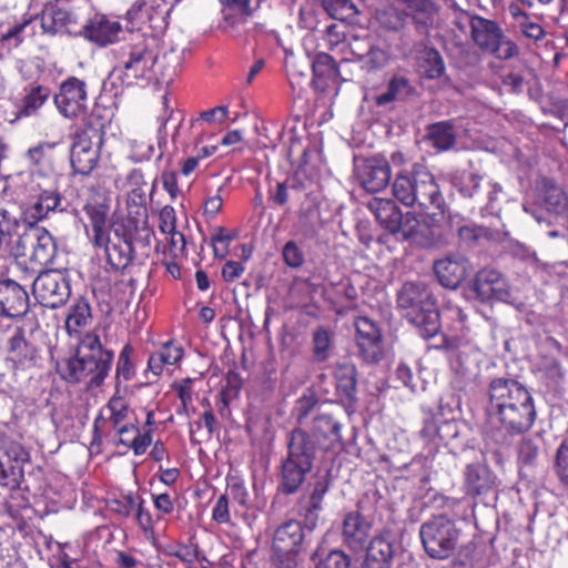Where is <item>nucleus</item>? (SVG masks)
Wrapping results in <instances>:
<instances>
[{
  "label": "nucleus",
  "instance_id": "1",
  "mask_svg": "<svg viewBox=\"0 0 568 568\" xmlns=\"http://www.w3.org/2000/svg\"><path fill=\"white\" fill-rule=\"evenodd\" d=\"M488 396L491 414L506 434L518 436L534 426V399L519 382L511 378H494L488 386Z\"/></svg>",
  "mask_w": 568,
  "mask_h": 568
},
{
  "label": "nucleus",
  "instance_id": "2",
  "mask_svg": "<svg viewBox=\"0 0 568 568\" xmlns=\"http://www.w3.org/2000/svg\"><path fill=\"white\" fill-rule=\"evenodd\" d=\"M397 307L403 316L413 324L424 339L440 335V343L429 347L454 354L458 339L440 334V313L432 291L422 282H406L397 293Z\"/></svg>",
  "mask_w": 568,
  "mask_h": 568
},
{
  "label": "nucleus",
  "instance_id": "3",
  "mask_svg": "<svg viewBox=\"0 0 568 568\" xmlns=\"http://www.w3.org/2000/svg\"><path fill=\"white\" fill-rule=\"evenodd\" d=\"M393 196L404 206H417L432 220L443 217L446 202L435 176L420 163H414L410 171L395 174L390 184Z\"/></svg>",
  "mask_w": 568,
  "mask_h": 568
},
{
  "label": "nucleus",
  "instance_id": "4",
  "mask_svg": "<svg viewBox=\"0 0 568 568\" xmlns=\"http://www.w3.org/2000/svg\"><path fill=\"white\" fill-rule=\"evenodd\" d=\"M113 359V351L103 347L99 335L88 332L80 339L75 355L58 362L57 372L68 383L88 381L90 387H100L111 371Z\"/></svg>",
  "mask_w": 568,
  "mask_h": 568
},
{
  "label": "nucleus",
  "instance_id": "5",
  "mask_svg": "<svg viewBox=\"0 0 568 568\" xmlns=\"http://www.w3.org/2000/svg\"><path fill=\"white\" fill-rule=\"evenodd\" d=\"M160 47L161 40L154 33L129 32L123 37L111 51L122 83L129 87L139 80H151Z\"/></svg>",
  "mask_w": 568,
  "mask_h": 568
},
{
  "label": "nucleus",
  "instance_id": "6",
  "mask_svg": "<svg viewBox=\"0 0 568 568\" xmlns=\"http://www.w3.org/2000/svg\"><path fill=\"white\" fill-rule=\"evenodd\" d=\"M104 135L105 121L92 111L82 126L72 134L70 148L72 174L87 176L97 168Z\"/></svg>",
  "mask_w": 568,
  "mask_h": 568
},
{
  "label": "nucleus",
  "instance_id": "7",
  "mask_svg": "<svg viewBox=\"0 0 568 568\" xmlns=\"http://www.w3.org/2000/svg\"><path fill=\"white\" fill-rule=\"evenodd\" d=\"M58 254V245L54 236L43 226L28 225L24 232L13 243L10 251L18 263L21 258H28L32 273L49 270Z\"/></svg>",
  "mask_w": 568,
  "mask_h": 568
},
{
  "label": "nucleus",
  "instance_id": "8",
  "mask_svg": "<svg viewBox=\"0 0 568 568\" xmlns=\"http://www.w3.org/2000/svg\"><path fill=\"white\" fill-rule=\"evenodd\" d=\"M419 537L428 557L445 560L455 554L460 529L448 516L434 515L420 525Z\"/></svg>",
  "mask_w": 568,
  "mask_h": 568
},
{
  "label": "nucleus",
  "instance_id": "9",
  "mask_svg": "<svg viewBox=\"0 0 568 568\" xmlns=\"http://www.w3.org/2000/svg\"><path fill=\"white\" fill-rule=\"evenodd\" d=\"M85 18V10L59 0L45 4L39 14L42 33L50 37H81Z\"/></svg>",
  "mask_w": 568,
  "mask_h": 568
},
{
  "label": "nucleus",
  "instance_id": "10",
  "mask_svg": "<svg viewBox=\"0 0 568 568\" xmlns=\"http://www.w3.org/2000/svg\"><path fill=\"white\" fill-rule=\"evenodd\" d=\"M6 353V362L16 377L41 365L40 349L36 344L28 341L26 328L22 325L8 327Z\"/></svg>",
  "mask_w": 568,
  "mask_h": 568
},
{
  "label": "nucleus",
  "instance_id": "11",
  "mask_svg": "<svg viewBox=\"0 0 568 568\" xmlns=\"http://www.w3.org/2000/svg\"><path fill=\"white\" fill-rule=\"evenodd\" d=\"M30 453L18 440L0 434V487L17 490L24 480Z\"/></svg>",
  "mask_w": 568,
  "mask_h": 568
},
{
  "label": "nucleus",
  "instance_id": "12",
  "mask_svg": "<svg viewBox=\"0 0 568 568\" xmlns=\"http://www.w3.org/2000/svg\"><path fill=\"white\" fill-rule=\"evenodd\" d=\"M53 101L58 112L65 119H81L84 122L90 115L88 84L77 77H68L61 82Z\"/></svg>",
  "mask_w": 568,
  "mask_h": 568
},
{
  "label": "nucleus",
  "instance_id": "13",
  "mask_svg": "<svg viewBox=\"0 0 568 568\" xmlns=\"http://www.w3.org/2000/svg\"><path fill=\"white\" fill-rule=\"evenodd\" d=\"M36 300L47 308H58L67 303L71 294L65 274L54 270L41 271L32 283Z\"/></svg>",
  "mask_w": 568,
  "mask_h": 568
},
{
  "label": "nucleus",
  "instance_id": "14",
  "mask_svg": "<svg viewBox=\"0 0 568 568\" xmlns=\"http://www.w3.org/2000/svg\"><path fill=\"white\" fill-rule=\"evenodd\" d=\"M50 97L51 89L49 85L38 81L26 84L19 97L11 100L14 110L8 114V123L17 124L24 119L38 116Z\"/></svg>",
  "mask_w": 568,
  "mask_h": 568
},
{
  "label": "nucleus",
  "instance_id": "15",
  "mask_svg": "<svg viewBox=\"0 0 568 568\" xmlns=\"http://www.w3.org/2000/svg\"><path fill=\"white\" fill-rule=\"evenodd\" d=\"M103 250L108 265L104 270L106 276L98 275L93 284L97 290L111 293L112 275L114 280H118L119 275L132 263L135 255L134 247L131 239H116V242L108 244Z\"/></svg>",
  "mask_w": 568,
  "mask_h": 568
},
{
  "label": "nucleus",
  "instance_id": "16",
  "mask_svg": "<svg viewBox=\"0 0 568 568\" xmlns=\"http://www.w3.org/2000/svg\"><path fill=\"white\" fill-rule=\"evenodd\" d=\"M33 201L23 210L29 223L39 225L40 222L49 219L50 214L64 212L63 195L57 182L48 185L37 184Z\"/></svg>",
  "mask_w": 568,
  "mask_h": 568
},
{
  "label": "nucleus",
  "instance_id": "17",
  "mask_svg": "<svg viewBox=\"0 0 568 568\" xmlns=\"http://www.w3.org/2000/svg\"><path fill=\"white\" fill-rule=\"evenodd\" d=\"M452 8L458 12L457 26L460 29H463L462 20L470 24L471 38L479 48L489 52L499 50L504 33L496 22L479 16H470L469 12L462 10L456 3H453Z\"/></svg>",
  "mask_w": 568,
  "mask_h": 568
},
{
  "label": "nucleus",
  "instance_id": "18",
  "mask_svg": "<svg viewBox=\"0 0 568 568\" xmlns=\"http://www.w3.org/2000/svg\"><path fill=\"white\" fill-rule=\"evenodd\" d=\"M108 509L121 517L129 518L134 515L135 521L145 534L154 532V520L150 510L145 507V500L138 493L129 491L106 501Z\"/></svg>",
  "mask_w": 568,
  "mask_h": 568
},
{
  "label": "nucleus",
  "instance_id": "19",
  "mask_svg": "<svg viewBox=\"0 0 568 568\" xmlns=\"http://www.w3.org/2000/svg\"><path fill=\"white\" fill-rule=\"evenodd\" d=\"M390 176V164L382 154L364 159L356 168L358 183L368 193H377L385 190L389 184Z\"/></svg>",
  "mask_w": 568,
  "mask_h": 568
},
{
  "label": "nucleus",
  "instance_id": "20",
  "mask_svg": "<svg viewBox=\"0 0 568 568\" xmlns=\"http://www.w3.org/2000/svg\"><path fill=\"white\" fill-rule=\"evenodd\" d=\"M354 325L359 356L366 363H378L384 352L382 332L377 323L367 316H358Z\"/></svg>",
  "mask_w": 568,
  "mask_h": 568
},
{
  "label": "nucleus",
  "instance_id": "21",
  "mask_svg": "<svg viewBox=\"0 0 568 568\" xmlns=\"http://www.w3.org/2000/svg\"><path fill=\"white\" fill-rule=\"evenodd\" d=\"M29 307V294L22 285L11 278L0 280V316L21 318Z\"/></svg>",
  "mask_w": 568,
  "mask_h": 568
},
{
  "label": "nucleus",
  "instance_id": "22",
  "mask_svg": "<svg viewBox=\"0 0 568 568\" xmlns=\"http://www.w3.org/2000/svg\"><path fill=\"white\" fill-rule=\"evenodd\" d=\"M473 290L481 301H504L510 296L504 275L491 268L480 270L473 282Z\"/></svg>",
  "mask_w": 568,
  "mask_h": 568
},
{
  "label": "nucleus",
  "instance_id": "23",
  "mask_svg": "<svg viewBox=\"0 0 568 568\" xmlns=\"http://www.w3.org/2000/svg\"><path fill=\"white\" fill-rule=\"evenodd\" d=\"M122 26L104 14H94L85 18L82 36L85 40L99 47H106L119 39Z\"/></svg>",
  "mask_w": 568,
  "mask_h": 568
},
{
  "label": "nucleus",
  "instance_id": "24",
  "mask_svg": "<svg viewBox=\"0 0 568 568\" xmlns=\"http://www.w3.org/2000/svg\"><path fill=\"white\" fill-rule=\"evenodd\" d=\"M341 423L329 414H321L313 419L311 434L322 452H335L343 447Z\"/></svg>",
  "mask_w": 568,
  "mask_h": 568
},
{
  "label": "nucleus",
  "instance_id": "25",
  "mask_svg": "<svg viewBox=\"0 0 568 568\" xmlns=\"http://www.w3.org/2000/svg\"><path fill=\"white\" fill-rule=\"evenodd\" d=\"M372 523L359 510L349 511L344 516L343 542L353 551H362L368 541Z\"/></svg>",
  "mask_w": 568,
  "mask_h": 568
},
{
  "label": "nucleus",
  "instance_id": "26",
  "mask_svg": "<svg viewBox=\"0 0 568 568\" xmlns=\"http://www.w3.org/2000/svg\"><path fill=\"white\" fill-rule=\"evenodd\" d=\"M433 268L442 286L455 290L467 277L469 262L463 256L448 255L437 260Z\"/></svg>",
  "mask_w": 568,
  "mask_h": 568
},
{
  "label": "nucleus",
  "instance_id": "27",
  "mask_svg": "<svg viewBox=\"0 0 568 568\" xmlns=\"http://www.w3.org/2000/svg\"><path fill=\"white\" fill-rule=\"evenodd\" d=\"M312 469V465L286 456L281 463L277 491L285 496L296 494Z\"/></svg>",
  "mask_w": 568,
  "mask_h": 568
},
{
  "label": "nucleus",
  "instance_id": "28",
  "mask_svg": "<svg viewBox=\"0 0 568 568\" xmlns=\"http://www.w3.org/2000/svg\"><path fill=\"white\" fill-rule=\"evenodd\" d=\"M328 489L329 480L326 477H321L313 484L307 500L304 501V498H301L297 504V513L303 518L304 525L310 530H313L317 525L320 513L323 509L324 496Z\"/></svg>",
  "mask_w": 568,
  "mask_h": 568
},
{
  "label": "nucleus",
  "instance_id": "29",
  "mask_svg": "<svg viewBox=\"0 0 568 568\" xmlns=\"http://www.w3.org/2000/svg\"><path fill=\"white\" fill-rule=\"evenodd\" d=\"M28 219L24 213H16L6 207H0V260L10 254L13 239L21 235L28 229Z\"/></svg>",
  "mask_w": 568,
  "mask_h": 568
},
{
  "label": "nucleus",
  "instance_id": "30",
  "mask_svg": "<svg viewBox=\"0 0 568 568\" xmlns=\"http://www.w3.org/2000/svg\"><path fill=\"white\" fill-rule=\"evenodd\" d=\"M403 6L404 11L412 19L416 32L424 36L433 26L438 6L434 0H394Z\"/></svg>",
  "mask_w": 568,
  "mask_h": 568
},
{
  "label": "nucleus",
  "instance_id": "31",
  "mask_svg": "<svg viewBox=\"0 0 568 568\" xmlns=\"http://www.w3.org/2000/svg\"><path fill=\"white\" fill-rule=\"evenodd\" d=\"M320 445L312 434L303 428H294L290 433L286 456L314 467Z\"/></svg>",
  "mask_w": 568,
  "mask_h": 568
},
{
  "label": "nucleus",
  "instance_id": "32",
  "mask_svg": "<svg viewBox=\"0 0 568 568\" xmlns=\"http://www.w3.org/2000/svg\"><path fill=\"white\" fill-rule=\"evenodd\" d=\"M495 480L491 470L479 463L469 464L464 473V489L466 495L476 498L488 494L494 487Z\"/></svg>",
  "mask_w": 568,
  "mask_h": 568
},
{
  "label": "nucleus",
  "instance_id": "33",
  "mask_svg": "<svg viewBox=\"0 0 568 568\" xmlns=\"http://www.w3.org/2000/svg\"><path fill=\"white\" fill-rule=\"evenodd\" d=\"M114 432L119 436L114 445L131 449L135 456L145 454L153 442V430L151 428L141 433L140 428L132 423L124 424L115 428Z\"/></svg>",
  "mask_w": 568,
  "mask_h": 568
},
{
  "label": "nucleus",
  "instance_id": "34",
  "mask_svg": "<svg viewBox=\"0 0 568 568\" xmlns=\"http://www.w3.org/2000/svg\"><path fill=\"white\" fill-rule=\"evenodd\" d=\"M304 529L298 520L290 519L280 525L273 536L274 551H301L304 540Z\"/></svg>",
  "mask_w": 568,
  "mask_h": 568
},
{
  "label": "nucleus",
  "instance_id": "35",
  "mask_svg": "<svg viewBox=\"0 0 568 568\" xmlns=\"http://www.w3.org/2000/svg\"><path fill=\"white\" fill-rule=\"evenodd\" d=\"M183 356V347L174 339H170L163 343L159 349L150 354L148 359V371L159 377L163 373L165 366L176 365Z\"/></svg>",
  "mask_w": 568,
  "mask_h": 568
},
{
  "label": "nucleus",
  "instance_id": "36",
  "mask_svg": "<svg viewBox=\"0 0 568 568\" xmlns=\"http://www.w3.org/2000/svg\"><path fill=\"white\" fill-rule=\"evenodd\" d=\"M366 568H390L394 560V544L384 536H375L364 548Z\"/></svg>",
  "mask_w": 568,
  "mask_h": 568
},
{
  "label": "nucleus",
  "instance_id": "37",
  "mask_svg": "<svg viewBox=\"0 0 568 568\" xmlns=\"http://www.w3.org/2000/svg\"><path fill=\"white\" fill-rule=\"evenodd\" d=\"M367 209L374 214L383 229L389 233L398 230V221L403 212L395 201L392 199L373 197L368 201Z\"/></svg>",
  "mask_w": 568,
  "mask_h": 568
},
{
  "label": "nucleus",
  "instance_id": "38",
  "mask_svg": "<svg viewBox=\"0 0 568 568\" xmlns=\"http://www.w3.org/2000/svg\"><path fill=\"white\" fill-rule=\"evenodd\" d=\"M335 388L337 396L347 403L356 400L357 368L352 363H339L334 369Z\"/></svg>",
  "mask_w": 568,
  "mask_h": 568
},
{
  "label": "nucleus",
  "instance_id": "39",
  "mask_svg": "<svg viewBox=\"0 0 568 568\" xmlns=\"http://www.w3.org/2000/svg\"><path fill=\"white\" fill-rule=\"evenodd\" d=\"M312 71L313 82L321 90H325L331 83L336 82L341 75L337 62L325 52L315 55L312 62Z\"/></svg>",
  "mask_w": 568,
  "mask_h": 568
},
{
  "label": "nucleus",
  "instance_id": "40",
  "mask_svg": "<svg viewBox=\"0 0 568 568\" xmlns=\"http://www.w3.org/2000/svg\"><path fill=\"white\" fill-rule=\"evenodd\" d=\"M415 93L416 89L409 79L403 75H395L388 81L386 91L377 94L374 101L377 106H384L394 101H405Z\"/></svg>",
  "mask_w": 568,
  "mask_h": 568
},
{
  "label": "nucleus",
  "instance_id": "41",
  "mask_svg": "<svg viewBox=\"0 0 568 568\" xmlns=\"http://www.w3.org/2000/svg\"><path fill=\"white\" fill-rule=\"evenodd\" d=\"M57 145V142L41 141L27 150L24 159L33 171L44 174L47 170H53V150Z\"/></svg>",
  "mask_w": 568,
  "mask_h": 568
},
{
  "label": "nucleus",
  "instance_id": "42",
  "mask_svg": "<svg viewBox=\"0 0 568 568\" xmlns=\"http://www.w3.org/2000/svg\"><path fill=\"white\" fill-rule=\"evenodd\" d=\"M540 193L547 211L557 215L568 212V195L554 180L542 178Z\"/></svg>",
  "mask_w": 568,
  "mask_h": 568
},
{
  "label": "nucleus",
  "instance_id": "43",
  "mask_svg": "<svg viewBox=\"0 0 568 568\" xmlns=\"http://www.w3.org/2000/svg\"><path fill=\"white\" fill-rule=\"evenodd\" d=\"M417 69L428 80L439 79L445 73V62L438 50L425 47L417 57Z\"/></svg>",
  "mask_w": 568,
  "mask_h": 568
},
{
  "label": "nucleus",
  "instance_id": "44",
  "mask_svg": "<svg viewBox=\"0 0 568 568\" xmlns=\"http://www.w3.org/2000/svg\"><path fill=\"white\" fill-rule=\"evenodd\" d=\"M182 52L175 49L165 51L161 58L159 54L153 77L165 83L173 82L182 70Z\"/></svg>",
  "mask_w": 568,
  "mask_h": 568
},
{
  "label": "nucleus",
  "instance_id": "45",
  "mask_svg": "<svg viewBox=\"0 0 568 568\" xmlns=\"http://www.w3.org/2000/svg\"><path fill=\"white\" fill-rule=\"evenodd\" d=\"M92 318L90 303L84 297L77 298L70 306L65 318V329L69 335L78 334Z\"/></svg>",
  "mask_w": 568,
  "mask_h": 568
},
{
  "label": "nucleus",
  "instance_id": "46",
  "mask_svg": "<svg viewBox=\"0 0 568 568\" xmlns=\"http://www.w3.org/2000/svg\"><path fill=\"white\" fill-rule=\"evenodd\" d=\"M427 139L438 151H447L456 143L454 125L448 121L433 123L427 128Z\"/></svg>",
  "mask_w": 568,
  "mask_h": 568
},
{
  "label": "nucleus",
  "instance_id": "47",
  "mask_svg": "<svg viewBox=\"0 0 568 568\" xmlns=\"http://www.w3.org/2000/svg\"><path fill=\"white\" fill-rule=\"evenodd\" d=\"M333 332L323 325L317 326L312 334V356L314 362H326L332 352Z\"/></svg>",
  "mask_w": 568,
  "mask_h": 568
},
{
  "label": "nucleus",
  "instance_id": "48",
  "mask_svg": "<svg viewBox=\"0 0 568 568\" xmlns=\"http://www.w3.org/2000/svg\"><path fill=\"white\" fill-rule=\"evenodd\" d=\"M166 554L170 557L181 560L185 565V568L196 561H207L206 557L202 555L201 548L194 537L189 538L187 542H178L174 546H170Z\"/></svg>",
  "mask_w": 568,
  "mask_h": 568
},
{
  "label": "nucleus",
  "instance_id": "49",
  "mask_svg": "<svg viewBox=\"0 0 568 568\" xmlns=\"http://www.w3.org/2000/svg\"><path fill=\"white\" fill-rule=\"evenodd\" d=\"M483 176L471 170H457L452 176L454 187L464 197H474L480 187Z\"/></svg>",
  "mask_w": 568,
  "mask_h": 568
},
{
  "label": "nucleus",
  "instance_id": "50",
  "mask_svg": "<svg viewBox=\"0 0 568 568\" xmlns=\"http://www.w3.org/2000/svg\"><path fill=\"white\" fill-rule=\"evenodd\" d=\"M82 210L89 221V225L108 222L110 205L106 197L99 192H94L87 199Z\"/></svg>",
  "mask_w": 568,
  "mask_h": 568
},
{
  "label": "nucleus",
  "instance_id": "51",
  "mask_svg": "<svg viewBox=\"0 0 568 568\" xmlns=\"http://www.w3.org/2000/svg\"><path fill=\"white\" fill-rule=\"evenodd\" d=\"M40 21L39 14L23 17V19L10 27L0 37V42L10 49L19 48L26 41L27 29L32 27V22Z\"/></svg>",
  "mask_w": 568,
  "mask_h": 568
},
{
  "label": "nucleus",
  "instance_id": "52",
  "mask_svg": "<svg viewBox=\"0 0 568 568\" xmlns=\"http://www.w3.org/2000/svg\"><path fill=\"white\" fill-rule=\"evenodd\" d=\"M324 10L335 20L352 23L358 10L352 0H321Z\"/></svg>",
  "mask_w": 568,
  "mask_h": 568
},
{
  "label": "nucleus",
  "instance_id": "53",
  "mask_svg": "<svg viewBox=\"0 0 568 568\" xmlns=\"http://www.w3.org/2000/svg\"><path fill=\"white\" fill-rule=\"evenodd\" d=\"M408 19V13L395 6H388L377 13L381 27L394 32L402 31Z\"/></svg>",
  "mask_w": 568,
  "mask_h": 568
},
{
  "label": "nucleus",
  "instance_id": "54",
  "mask_svg": "<svg viewBox=\"0 0 568 568\" xmlns=\"http://www.w3.org/2000/svg\"><path fill=\"white\" fill-rule=\"evenodd\" d=\"M149 9V29L152 32H163L170 24L169 8H165L163 0H145Z\"/></svg>",
  "mask_w": 568,
  "mask_h": 568
},
{
  "label": "nucleus",
  "instance_id": "55",
  "mask_svg": "<svg viewBox=\"0 0 568 568\" xmlns=\"http://www.w3.org/2000/svg\"><path fill=\"white\" fill-rule=\"evenodd\" d=\"M148 4L145 0H135L124 14L125 26L129 32H140L145 26L149 27Z\"/></svg>",
  "mask_w": 568,
  "mask_h": 568
},
{
  "label": "nucleus",
  "instance_id": "56",
  "mask_svg": "<svg viewBox=\"0 0 568 568\" xmlns=\"http://www.w3.org/2000/svg\"><path fill=\"white\" fill-rule=\"evenodd\" d=\"M134 348L126 343L119 353L115 365V379L118 383L129 382L135 376V365L132 361Z\"/></svg>",
  "mask_w": 568,
  "mask_h": 568
},
{
  "label": "nucleus",
  "instance_id": "57",
  "mask_svg": "<svg viewBox=\"0 0 568 568\" xmlns=\"http://www.w3.org/2000/svg\"><path fill=\"white\" fill-rule=\"evenodd\" d=\"M149 221H143L135 219V216L126 215L114 220L111 224L114 236L116 239H131L132 234L138 233L142 229L146 227Z\"/></svg>",
  "mask_w": 568,
  "mask_h": 568
},
{
  "label": "nucleus",
  "instance_id": "58",
  "mask_svg": "<svg viewBox=\"0 0 568 568\" xmlns=\"http://www.w3.org/2000/svg\"><path fill=\"white\" fill-rule=\"evenodd\" d=\"M105 408L109 410V422L112 424V428H119L123 424V422L128 417L129 405L124 397L122 396H112Z\"/></svg>",
  "mask_w": 568,
  "mask_h": 568
},
{
  "label": "nucleus",
  "instance_id": "59",
  "mask_svg": "<svg viewBox=\"0 0 568 568\" xmlns=\"http://www.w3.org/2000/svg\"><path fill=\"white\" fill-rule=\"evenodd\" d=\"M85 234L94 248H104L110 244L108 222L84 226Z\"/></svg>",
  "mask_w": 568,
  "mask_h": 568
},
{
  "label": "nucleus",
  "instance_id": "60",
  "mask_svg": "<svg viewBox=\"0 0 568 568\" xmlns=\"http://www.w3.org/2000/svg\"><path fill=\"white\" fill-rule=\"evenodd\" d=\"M235 239V234H230L223 226H216L211 237V246L214 257L224 258L229 253V243Z\"/></svg>",
  "mask_w": 568,
  "mask_h": 568
},
{
  "label": "nucleus",
  "instance_id": "61",
  "mask_svg": "<svg viewBox=\"0 0 568 568\" xmlns=\"http://www.w3.org/2000/svg\"><path fill=\"white\" fill-rule=\"evenodd\" d=\"M234 503L242 508H248L250 494L244 485V481L237 477H232L227 481L226 493Z\"/></svg>",
  "mask_w": 568,
  "mask_h": 568
},
{
  "label": "nucleus",
  "instance_id": "62",
  "mask_svg": "<svg viewBox=\"0 0 568 568\" xmlns=\"http://www.w3.org/2000/svg\"><path fill=\"white\" fill-rule=\"evenodd\" d=\"M282 257L285 265L294 270L300 268L305 262L304 252L295 241H288L284 244Z\"/></svg>",
  "mask_w": 568,
  "mask_h": 568
},
{
  "label": "nucleus",
  "instance_id": "63",
  "mask_svg": "<svg viewBox=\"0 0 568 568\" xmlns=\"http://www.w3.org/2000/svg\"><path fill=\"white\" fill-rule=\"evenodd\" d=\"M555 468L559 481L568 487V438L564 439L557 448Z\"/></svg>",
  "mask_w": 568,
  "mask_h": 568
},
{
  "label": "nucleus",
  "instance_id": "64",
  "mask_svg": "<svg viewBox=\"0 0 568 568\" xmlns=\"http://www.w3.org/2000/svg\"><path fill=\"white\" fill-rule=\"evenodd\" d=\"M351 558L339 549L331 550L316 564V568H349Z\"/></svg>",
  "mask_w": 568,
  "mask_h": 568
}]
</instances>
